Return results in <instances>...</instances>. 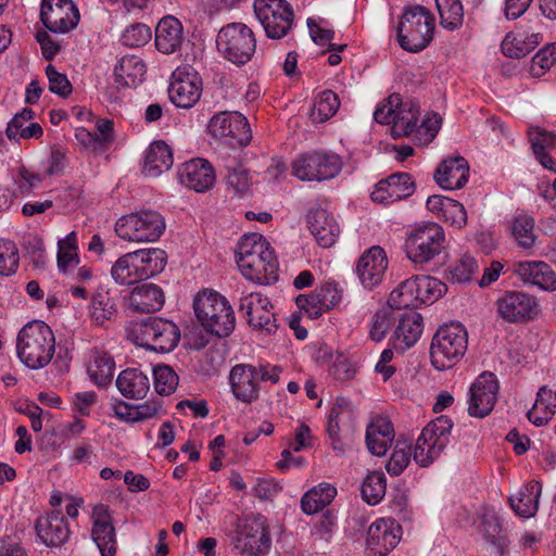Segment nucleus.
I'll return each mask as SVG.
<instances>
[{
    "instance_id": "f257e3e1",
    "label": "nucleus",
    "mask_w": 556,
    "mask_h": 556,
    "mask_svg": "<svg viewBox=\"0 0 556 556\" xmlns=\"http://www.w3.org/2000/svg\"><path fill=\"white\" fill-rule=\"evenodd\" d=\"M236 262L244 278H278L279 263L266 238L257 232L243 235L237 244Z\"/></svg>"
},
{
    "instance_id": "f03ea898",
    "label": "nucleus",
    "mask_w": 556,
    "mask_h": 556,
    "mask_svg": "<svg viewBox=\"0 0 556 556\" xmlns=\"http://www.w3.org/2000/svg\"><path fill=\"white\" fill-rule=\"evenodd\" d=\"M55 351V338L52 329L43 321L26 324L18 332L16 352L21 362L30 369L46 367Z\"/></svg>"
},
{
    "instance_id": "7ed1b4c3",
    "label": "nucleus",
    "mask_w": 556,
    "mask_h": 556,
    "mask_svg": "<svg viewBox=\"0 0 556 556\" xmlns=\"http://www.w3.org/2000/svg\"><path fill=\"white\" fill-rule=\"evenodd\" d=\"M194 314L211 334L226 338L236 327V316L229 301L217 291L204 289L193 298Z\"/></svg>"
},
{
    "instance_id": "20e7f679",
    "label": "nucleus",
    "mask_w": 556,
    "mask_h": 556,
    "mask_svg": "<svg viewBox=\"0 0 556 556\" xmlns=\"http://www.w3.org/2000/svg\"><path fill=\"white\" fill-rule=\"evenodd\" d=\"M435 18L424 5H406L396 27L397 42L408 52H420L433 39Z\"/></svg>"
},
{
    "instance_id": "39448f33",
    "label": "nucleus",
    "mask_w": 556,
    "mask_h": 556,
    "mask_svg": "<svg viewBox=\"0 0 556 556\" xmlns=\"http://www.w3.org/2000/svg\"><path fill=\"white\" fill-rule=\"evenodd\" d=\"M468 331L459 321L443 324L434 332L430 344V362L434 369H451L466 354Z\"/></svg>"
},
{
    "instance_id": "423d86ee",
    "label": "nucleus",
    "mask_w": 556,
    "mask_h": 556,
    "mask_svg": "<svg viewBox=\"0 0 556 556\" xmlns=\"http://www.w3.org/2000/svg\"><path fill=\"white\" fill-rule=\"evenodd\" d=\"M127 333L136 345L159 353L173 351L180 340V331L175 323L155 316L132 324Z\"/></svg>"
},
{
    "instance_id": "0eeeda50",
    "label": "nucleus",
    "mask_w": 556,
    "mask_h": 556,
    "mask_svg": "<svg viewBox=\"0 0 556 556\" xmlns=\"http://www.w3.org/2000/svg\"><path fill=\"white\" fill-rule=\"evenodd\" d=\"M343 167L340 155L324 150L299 153L291 163V173L301 181L321 182L337 177Z\"/></svg>"
},
{
    "instance_id": "6e6552de",
    "label": "nucleus",
    "mask_w": 556,
    "mask_h": 556,
    "mask_svg": "<svg viewBox=\"0 0 556 556\" xmlns=\"http://www.w3.org/2000/svg\"><path fill=\"white\" fill-rule=\"evenodd\" d=\"M216 47L227 61L236 65H244L255 53L256 38L248 25L233 22L219 29Z\"/></svg>"
},
{
    "instance_id": "1a4fd4ad",
    "label": "nucleus",
    "mask_w": 556,
    "mask_h": 556,
    "mask_svg": "<svg viewBox=\"0 0 556 556\" xmlns=\"http://www.w3.org/2000/svg\"><path fill=\"white\" fill-rule=\"evenodd\" d=\"M452 428V420L440 416L422 429L413 452V457L419 466L428 467L441 456L450 443Z\"/></svg>"
},
{
    "instance_id": "9d476101",
    "label": "nucleus",
    "mask_w": 556,
    "mask_h": 556,
    "mask_svg": "<svg viewBox=\"0 0 556 556\" xmlns=\"http://www.w3.org/2000/svg\"><path fill=\"white\" fill-rule=\"evenodd\" d=\"M167 264L165 251L150 249L135 251L119 257L112 267V278H129L138 275L139 278H153L161 274Z\"/></svg>"
},
{
    "instance_id": "9b49d317",
    "label": "nucleus",
    "mask_w": 556,
    "mask_h": 556,
    "mask_svg": "<svg viewBox=\"0 0 556 556\" xmlns=\"http://www.w3.org/2000/svg\"><path fill=\"white\" fill-rule=\"evenodd\" d=\"M253 7L268 38H283L292 29L294 12L286 0H255Z\"/></svg>"
},
{
    "instance_id": "f8f14e48",
    "label": "nucleus",
    "mask_w": 556,
    "mask_h": 556,
    "mask_svg": "<svg viewBox=\"0 0 556 556\" xmlns=\"http://www.w3.org/2000/svg\"><path fill=\"white\" fill-rule=\"evenodd\" d=\"M239 312L243 314L252 330L261 336H271L278 330L274 305L261 292L242 293L239 300Z\"/></svg>"
},
{
    "instance_id": "ddd939ff",
    "label": "nucleus",
    "mask_w": 556,
    "mask_h": 556,
    "mask_svg": "<svg viewBox=\"0 0 556 556\" xmlns=\"http://www.w3.org/2000/svg\"><path fill=\"white\" fill-rule=\"evenodd\" d=\"M271 544L266 522L262 515L247 516L238 521L235 547L248 556L265 555Z\"/></svg>"
},
{
    "instance_id": "4468645a",
    "label": "nucleus",
    "mask_w": 556,
    "mask_h": 556,
    "mask_svg": "<svg viewBox=\"0 0 556 556\" xmlns=\"http://www.w3.org/2000/svg\"><path fill=\"white\" fill-rule=\"evenodd\" d=\"M444 239V230L437 223H427L417 227L406 240L408 258L416 264L431 261L441 252Z\"/></svg>"
},
{
    "instance_id": "2eb2a0df",
    "label": "nucleus",
    "mask_w": 556,
    "mask_h": 556,
    "mask_svg": "<svg viewBox=\"0 0 556 556\" xmlns=\"http://www.w3.org/2000/svg\"><path fill=\"white\" fill-rule=\"evenodd\" d=\"M202 90V78L190 65L178 66L172 73L168 96L175 106L193 108L199 102Z\"/></svg>"
},
{
    "instance_id": "dca6fc26",
    "label": "nucleus",
    "mask_w": 556,
    "mask_h": 556,
    "mask_svg": "<svg viewBox=\"0 0 556 556\" xmlns=\"http://www.w3.org/2000/svg\"><path fill=\"white\" fill-rule=\"evenodd\" d=\"M208 132L231 147H245L252 139V131L245 116L238 112H219L207 125Z\"/></svg>"
},
{
    "instance_id": "f3484780",
    "label": "nucleus",
    "mask_w": 556,
    "mask_h": 556,
    "mask_svg": "<svg viewBox=\"0 0 556 556\" xmlns=\"http://www.w3.org/2000/svg\"><path fill=\"white\" fill-rule=\"evenodd\" d=\"M80 14L73 0H42L40 21L54 34H67L77 27Z\"/></svg>"
},
{
    "instance_id": "a211bd4d",
    "label": "nucleus",
    "mask_w": 556,
    "mask_h": 556,
    "mask_svg": "<svg viewBox=\"0 0 556 556\" xmlns=\"http://www.w3.org/2000/svg\"><path fill=\"white\" fill-rule=\"evenodd\" d=\"M498 390L494 374L485 371L478 376L468 392V414L476 418L490 415L497 402Z\"/></svg>"
},
{
    "instance_id": "6ab92c4d",
    "label": "nucleus",
    "mask_w": 556,
    "mask_h": 556,
    "mask_svg": "<svg viewBox=\"0 0 556 556\" xmlns=\"http://www.w3.org/2000/svg\"><path fill=\"white\" fill-rule=\"evenodd\" d=\"M91 538L97 544L101 556H115L117 549L116 531L110 507L99 503L91 511Z\"/></svg>"
},
{
    "instance_id": "aec40b11",
    "label": "nucleus",
    "mask_w": 556,
    "mask_h": 556,
    "mask_svg": "<svg viewBox=\"0 0 556 556\" xmlns=\"http://www.w3.org/2000/svg\"><path fill=\"white\" fill-rule=\"evenodd\" d=\"M500 316L508 323H522L539 314L536 300L525 292L507 291L496 301Z\"/></svg>"
},
{
    "instance_id": "412c9836",
    "label": "nucleus",
    "mask_w": 556,
    "mask_h": 556,
    "mask_svg": "<svg viewBox=\"0 0 556 556\" xmlns=\"http://www.w3.org/2000/svg\"><path fill=\"white\" fill-rule=\"evenodd\" d=\"M401 526L393 519L380 518L367 530L366 545L375 556H386L400 542Z\"/></svg>"
},
{
    "instance_id": "4be33fe9",
    "label": "nucleus",
    "mask_w": 556,
    "mask_h": 556,
    "mask_svg": "<svg viewBox=\"0 0 556 556\" xmlns=\"http://www.w3.org/2000/svg\"><path fill=\"white\" fill-rule=\"evenodd\" d=\"M415 191V182L407 173H396L380 180L371 192V200L389 204L410 197Z\"/></svg>"
},
{
    "instance_id": "5701e85b",
    "label": "nucleus",
    "mask_w": 556,
    "mask_h": 556,
    "mask_svg": "<svg viewBox=\"0 0 556 556\" xmlns=\"http://www.w3.org/2000/svg\"><path fill=\"white\" fill-rule=\"evenodd\" d=\"M180 182L197 192L210 190L216 180L215 169L204 159H192L185 162L178 172Z\"/></svg>"
},
{
    "instance_id": "b1692460",
    "label": "nucleus",
    "mask_w": 556,
    "mask_h": 556,
    "mask_svg": "<svg viewBox=\"0 0 556 556\" xmlns=\"http://www.w3.org/2000/svg\"><path fill=\"white\" fill-rule=\"evenodd\" d=\"M35 529L41 542L51 547L63 545L71 534L68 522L59 510L40 516L36 521Z\"/></svg>"
},
{
    "instance_id": "393cba45",
    "label": "nucleus",
    "mask_w": 556,
    "mask_h": 556,
    "mask_svg": "<svg viewBox=\"0 0 556 556\" xmlns=\"http://www.w3.org/2000/svg\"><path fill=\"white\" fill-rule=\"evenodd\" d=\"M340 301L341 291L329 281H326L319 289L309 294H301L296 298L298 306L313 317H319L323 313L337 306Z\"/></svg>"
},
{
    "instance_id": "a878e982",
    "label": "nucleus",
    "mask_w": 556,
    "mask_h": 556,
    "mask_svg": "<svg viewBox=\"0 0 556 556\" xmlns=\"http://www.w3.org/2000/svg\"><path fill=\"white\" fill-rule=\"evenodd\" d=\"M307 225L312 235L323 248L333 245L340 235V226L334 216L321 207L308 212Z\"/></svg>"
},
{
    "instance_id": "bb28decb",
    "label": "nucleus",
    "mask_w": 556,
    "mask_h": 556,
    "mask_svg": "<svg viewBox=\"0 0 556 556\" xmlns=\"http://www.w3.org/2000/svg\"><path fill=\"white\" fill-rule=\"evenodd\" d=\"M469 177V165L463 156L450 157L438 166L434 179L439 186L448 190L460 189Z\"/></svg>"
},
{
    "instance_id": "cd10ccee",
    "label": "nucleus",
    "mask_w": 556,
    "mask_h": 556,
    "mask_svg": "<svg viewBox=\"0 0 556 556\" xmlns=\"http://www.w3.org/2000/svg\"><path fill=\"white\" fill-rule=\"evenodd\" d=\"M394 440V429L386 416H376L366 429V444L369 452L376 456H383Z\"/></svg>"
},
{
    "instance_id": "c85d7f7f",
    "label": "nucleus",
    "mask_w": 556,
    "mask_h": 556,
    "mask_svg": "<svg viewBox=\"0 0 556 556\" xmlns=\"http://www.w3.org/2000/svg\"><path fill=\"white\" fill-rule=\"evenodd\" d=\"M253 374L252 365L239 364L232 367L229 375L235 397L247 404L258 399L257 381Z\"/></svg>"
},
{
    "instance_id": "c756f323",
    "label": "nucleus",
    "mask_w": 556,
    "mask_h": 556,
    "mask_svg": "<svg viewBox=\"0 0 556 556\" xmlns=\"http://www.w3.org/2000/svg\"><path fill=\"white\" fill-rule=\"evenodd\" d=\"M427 208L439 218L458 229L467 224V212L462 203L451 198L434 194L428 198Z\"/></svg>"
},
{
    "instance_id": "7c9ffc66",
    "label": "nucleus",
    "mask_w": 556,
    "mask_h": 556,
    "mask_svg": "<svg viewBox=\"0 0 556 556\" xmlns=\"http://www.w3.org/2000/svg\"><path fill=\"white\" fill-rule=\"evenodd\" d=\"M165 303L163 290L154 283H139L132 288L129 296L130 307L138 313H154Z\"/></svg>"
},
{
    "instance_id": "2f4dec72",
    "label": "nucleus",
    "mask_w": 556,
    "mask_h": 556,
    "mask_svg": "<svg viewBox=\"0 0 556 556\" xmlns=\"http://www.w3.org/2000/svg\"><path fill=\"white\" fill-rule=\"evenodd\" d=\"M424 330V318L417 312H407L401 315L399 324L392 336L395 349L402 351L413 346Z\"/></svg>"
},
{
    "instance_id": "473e14b6",
    "label": "nucleus",
    "mask_w": 556,
    "mask_h": 556,
    "mask_svg": "<svg viewBox=\"0 0 556 556\" xmlns=\"http://www.w3.org/2000/svg\"><path fill=\"white\" fill-rule=\"evenodd\" d=\"M184 40L181 23L174 16L163 17L155 28V46L164 54L176 52Z\"/></svg>"
},
{
    "instance_id": "72a5a7b5",
    "label": "nucleus",
    "mask_w": 556,
    "mask_h": 556,
    "mask_svg": "<svg viewBox=\"0 0 556 556\" xmlns=\"http://www.w3.org/2000/svg\"><path fill=\"white\" fill-rule=\"evenodd\" d=\"M31 109H23L8 123L5 134L9 140L20 142L22 139H39L43 136L40 124L31 122L34 118Z\"/></svg>"
},
{
    "instance_id": "f704fd0d",
    "label": "nucleus",
    "mask_w": 556,
    "mask_h": 556,
    "mask_svg": "<svg viewBox=\"0 0 556 556\" xmlns=\"http://www.w3.org/2000/svg\"><path fill=\"white\" fill-rule=\"evenodd\" d=\"M174 163L170 147L163 140L153 141L146 151L143 173L151 177H157L168 170Z\"/></svg>"
},
{
    "instance_id": "c9c22d12",
    "label": "nucleus",
    "mask_w": 556,
    "mask_h": 556,
    "mask_svg": "<svg viewBox=\"0 0 556 556\" xmlns=\"http://www.w3.org/2000/svg\"><path fill=\"white\" fill-rule=\"evenodd\" d=\"M116 387L124 397L141 400L150 390V380L140 369L127 368L119 372Z\"/></svg>"
},
{
    "instance_id": "e433bc0d",
    "label": "nucleus",
    "mask_w": 556,
    "mask_h": 556,
    "mask_svg": "<svg viewBox=\"0 0 556 556\" xmlns=\"http://www.w3.org/2000/svg\"><path fill=\"white\" fill-rule=\"evenodd\" d=\"M144 75L146 64L137 55H124L114 67V81L118 87H136Z\"/></svg>"
},
{
    "instance_id": "4c0bfd02",
    "label": "nucleus",
    "mask_w": 556,
    "mask_h": 556,
    "mask_svg": "<svg viewBox=\"0 0 556 556\" xmlns=\"http://www.w3.org/2000/svg\"><path fill=\"white\" fill-rule=\"evenodd\" d=\"M419 116L420 108L416 102L413 100H400L393 117L391 135L394 138L414 136Z\"/></svg>"
},
{
    "instance_id": "58836bf2",
    "label": "nucleus",
    "mask_w": 556,
    "mask_h": 556,
    "mask_svg": "<svg viewBox=\"0 0 556 556\" xmlns=\"http://www.w3.org/2000/svg\"><path fill=\"white\" fill-rule=\"evenodd\" d=\"M529 140L535 159L552 173H556V160L548 150L556 146V134L548 132L540 127L529 129Z\"/></svg>"
},
{
    "instance_id": "ea45409f",
    "label": "nucleus",
    "mask_w": 556,
    "mask_h": 556,
    "mask_svg": "<svg viewBox=\"0 0 556 556\" xmlns=\"http://www.w3.org/2000/svg\"><path fill=\"white\" fill-rule=\"evenodd\" d=\"M541 493L542 484L536 480L530 481L517 494L509 497L511 509L520 517L534 516L539 508Z\"/></svg>"
},
{
    "instance_id": "a19ab883",
    "label": "nucleus",
    "mask_w": 556,
    "mask_h": 556,
    "mask_svg": "<svg viewBox=\"0 0 556 556\" xmlns=\"http://www.w3.org/2000/svg\"><path fill=\"white\" fill-rule=\"evenodd\" d=\"M542 40L543 36L540 33L514 31L505 36L501 48L506 56L519 59L530 53Z\"/></svg>"
},
{
    "instance_id": "79ce46f5",
    "label": "nucleus",
    "mask_w": 556,
    "mask_h": 556,
    "mask_svg": "<svg viewBox=\"0 0 556 556\" xmlns=\"http://www.w3.org/2000/svg\"><path fill=\"white\" fill-rule=\"evenodd\" d=\"M115 362L109 353L92 349L87 363V372L98 387H105L112 381Z\"/></svg>"
},
{
    "instance_id": "37998d69",
    "label": "nucleus",
    "mask_w": 556,
    "mask_h": 556,
    "mask_svg": "<svg viewBox=\"0 0 556 556\" xmlns=\"http://www.w3.org/2000/svg\"><path fill=\"white\" fill-rule=\"evenodd\" d=\"M132 215L138 227L139 242H154L165 231V219L159 212L143 210Z\"/></svg>"
},
{
    "instance_id": "c03bdc74",
    "label": "nucleus",
    "mask_w": 556,
    "mask_h": 556,
    "mask_svg": "<svg viewBox=\"0 0 556 556\" xmlns=\"http://www.w3.org/2000/svg\"><path fill=\"white\" fill-rule=\"evenodd\" d=\"M556 413V391L543 386L539 389L535 402L528 412V419L535 426H543Z\"/></svg>"
},
{
    "instance_id": "a18cd8bd",
    "label": "nucleus",
    "mask_w": 556,
    "mask_h": 556,
    "mask_svg": "<svg viewBox=\"0 0 556 556\" xmlns=\"http://www.w3.org/2000/svg\"><path fill=\"white\" fill-rule=\"evenodd\" d=\"M388 268V258L380 247H371L359 257L356 265V274L359 278H379Z\"/></svg>"
},
{
    "instance_id": "49530a36",
    "label": "nucleus",
    "mask_w": 556,
    "mask_h": 556,
    "mask_svg": "<svg viewBox=\"0 0 556 556\" xmlns=\"http://www.w3.org/2000/svg\"><path fill=\"white\" fill-rule=\"evenodd\" d=\"M337 495V488L330 483H319L307 491L301 498V508L304 514L313 515L323 510Z\"/></svg>"
},
{
    "instance_id": "de8ad7c7",
    "label": "nucleus",
    "mask_w": 556,
    "mask_h": 556,
    "mask_svg": "<svg viewBox=\"0 0 556 556\" xmlns=\"http://www.w3.org/2000/svg\"><path fill=\"white\" fill-rule=\"evenodd\" d=\"M479 532L492 546L496 556H503L508 545L507 538L502 533V526L494 513L486 511L481 516Z\"/></svg>"
},
{
    "instance_id": "09e8293b",
    "label": "nucleus",
    "mask_w": 556,
    "mask_h": 556,
    "mask_svg": "<svg viewBox=\"0 0 556 556\" xmlns=\"http://www.w3.org/2000/svg\"><path fill=\"white\" fill-rule=\"evenodd\" d=\"M58 268L63 275L70 274L79 264L77 232L71 231L58 242Z\"/></svg>"
},
{
    "instance_id": "8fccbe9b",
    "label": "nucleus",
    "mask_w": 556,
    "mask_h": 556,
    "mask_svg": "<svg viewBox=\"0 0 556 556\" xmlns=\"http://www.w3.org/2000/svg\"><path fill=\"white\" fill-rule=\"evenodd\" d=\"M418 280H402L389 295L388 303L394 308L418 307Z\"/></svg>"
},
{
    "instance_id": "3c124183",
    "label": "nucleus",
    "mask_w": 556,
    "mask_h": 556,
    "mask_svg": "<svg viewBox=\"0 0 556 556\" xmlns=\"http://www.w3.org/2000/svg\"><path fill=\"white\" fill-rule=\"evenodd\" d=\"M340 106V100L332 90L321 91L315 99L311 117L316 123H323L332 117Z\"/></svg>"
},
{
    "instance_id": "603ef678",
    "label": "nucleus",
    "mask_w": 556,
    "mask_h": 556,
    "mask_svg": "<svg viewBox=\"0 0 556 556\" xmlns=\"http://www.w3.org/2000/svg\"><path fill=\"white\" fill-rule=\"evenodd\" d=\"M387 479L383 472L372 471L367 475L362 484L363 500L369 505L381 502L386 495Z\"/></svg>"
},
{
    "instance_id": "864d4df0",
    "label": "nucleus",
    "mask_w": 556,
    "mask_h": 556,
    "mask_svg": "<svg viewBox=\"0 0 556 556\" xmlns=\"http://www.w3.org/2000/svg\"><path fill=\"white\" fill-rule=\"evenodd\" d=\"M442 27L446 29L458 28L464 21V9L459 0H435Z\"/></svg>"
},
{
    "instance_id": "5fc2aeb1",
    "label": "nucleus",
    "mask_w": 556,
    "mask_h": 556,
    "mask_svg": "<svg viewBox=\"0 0 556 556\" xmlns=\"http://www.w3.org/2000/svg\"><path fill=\"white\" fill-rule=\"evenodd\" d=\"M393 308L389 304L375 313L369 328V337L372 341L380 342L383 340L390 328L397 320Z\"/></svg>"
},
{
    "instance_id": "6e6d98bb",
    "label": "nucleus",
    "mask_w": 556,
    "mask_h": 556,
    "mask_svg": "<svg viewBox=\"0 0 556 556\" xmlns=\"http://www.w3.org/2000/svg\"><path fill=\"white\" fill-rule=\"evenodd\" d=\"M511 235L519 245L531 248L535 241L534 219L527 214L516 216L511 224Z\"/></svg>"
},
{
    "instance_id": "4d7b16f0",
    "label": "nucleus",
    "mask_w": 556,
    "mask_h": 556,
    "mask_svg": "<svg viewBox=\"0 0 556 556\" xmlns=\"http://www.w3.org/2000/svg\"><path fill=\"white\" fill-rule=\"evenodd\" d=\"M20 264V254L15 243L0 238V276H12Z\"/></svg>"
},
{
    "instance_id": "13d9d810",
    "label": "nucleus",
    "mask_w": 556,
    "mask_h": 556,
    "mask_svg": "<svg viewBox=\"0 0 556 556\" xmlns=\"http://www.w3.org/2000/svg\"><path fill=\"white\" fill-rule=\"evenodd\" d=\"M154 389L160 395L172 394L178 386V376L167 365H157L153 369Z\"/></svg>"
},
{
    "instance_id": "bf43d9fd",
    "label": "nucleus",
    "mask_w": 556,
    "mask_h": 556,
    "mask_svg": "<svg viewBox=\"0 0 556 556\" xmlns=\"http://www.w3.org/2000/svg\"><path fill=\"white\" fill-rule=\"evenodd\" d=\"M442 118L438 113L429 112L425 115L420 125H417L414 138L420 144L430 143L441 128Z\"/></svg>"
},
{
    "instance_id": "052dcab7",
    "label": "nucleus",
    "mask_w": 556,
    "mask_h": 556,
    "mask_svg": "<svg viewBox=\"0 0 556 556\" xmlns=\"http://www.w3.org/2000/svg\"><path fill=\"white\" fill-rule=\"evenodd\" d=\"M114 314V303L106 293L98 292L92 295L90 316L97 325H103Z\"/></svg>"
},
{
    "instance_id": "680f3d73",
    "label": "nucleus",
    "mask_w": 556,
    "mask_h": 556,
    "mask_svg": "<svg viewBox=\"0 0 556 556\" xmlns=\"http://www.w3.org/2000/svg\"><path fill=\"white\" fill-rule=\"evenodd\" d=\"M513 274L519 278H551V266L543 261L519 262L514 266Z\"/></svg>"
},
{
    "instance_id": "e2e57ef3",
    "label": "nucleus",
    "mask_w": 556,
    "mask_h": 556,
    "mask_svg": "<svg viewBox=\"0 0 556 556\" xmlns=\"http://www.w3.org/2000/svg\"><path fill=\"white\" fill-rule=\"evenodd\" d=\"M447 291L443 280H418L419 306L429 305L438 301Z\"/></svg>"
},
{
    "instance_id": "0e129e2a",
    "label": "nucleus",
    "mask_w": 556,
    "mask_h": 556,
    "mask_svg": "<svg viewBox=\"0 0 556 556\" xmlns=\"http://www.w3.org/2000/svg\"><path fill=\"white\" fill-rule=\"evenodd\" d=\"M556 62V43L547 45L540 49L532 58L530 73L540 77Z\"/></svg>"
},
{
    "instance_id": "69168bd1",
    "label": "nucleus",
    "mask_w": 556,
    "mask_h": 556,
    "mask_svg": "<svg viewBox=\"0 0 556 556\" xmlns=\"http://www.w3.org/2000/svg\"><path fill=\"white\" fill-rule=\"evenodd\" d=\"M151 39L150 28L142 24L137 23L128 26L121 35L119 41L123 46L129 48H139L144 46Z\"/></svg>"
},
{
    "instance_id": "338daca9",
    "label": "nucleus",
    "mask_w": 556,
    "mask_h": 556,
    "mask_svg": "<svg viewBox=\"0 0 556 556\" xmlns=\"http://www.w3.org/2000/svg\"><path fill=\"white\" fill-rule=\"evenodd\" d=\"M412 456L410 445L397 442L389 462L387 463V471L391 476L401 475L408 466Z\"/></svg>"
},
{
    "instance_id": "774afa93",
    "label": "nucleus",
    "mask_w": 556,
    "mask_h": 556,
    "mask_svg": "<svg viewBox=\"0 0 556 556\" xmlns=\"http://www.w3.org/2000/svg\"><path fill=\"white\" fill-rule=\"evenodd\" d=\"M46 75L49 81V90L52 93L58 94L61 98H67L72 93L73 87L67 76L58 72L53 65L49 64L46 67Z\"/></svg>"
}]
</instances>
